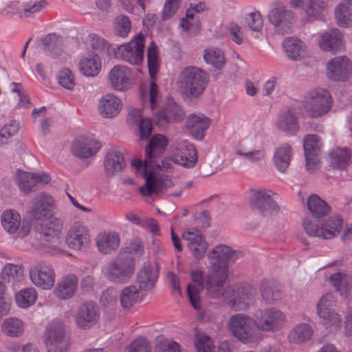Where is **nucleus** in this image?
Returning <instances> with one entry per match:
<instances>
[{"mask_svg":"<svg viewBox=\"0 0 352 352\" xmlns=\"http://www.w3.org/2000/svg\"><path fill=\"white\" fill-rule=\"evenodd\" d=\"M156 349L158 352H181L179 343L162 336L157 338Z\"/></svg>","mask_w":352,"mask_h":352,"instance_id":"nucleus-52","label":"nucleus"},{"mask_svg":"<svg viewBox=\"0 0 352 352\" xmlns=\"http://www.w3.org/2000/svg\"><path fill=\"white\" fill-rule=\"evenodd\" d=\"M333 104V99L329 91L322 88L309 91L305 97L303 109L307 116L318 118L327 114Z\"/></svg>","mask_w":352,"mask_h":352,"instance_id":"nucleus-4","label":"nucleus"},{"mask_svg":"<svg viewBox=\"0 0 352 352\" xmlns=\"http://www.w3.org/2000/svg\"><path fill=\"white\" fill-rule=\"evenodd\" d=\"M120 236L114 232H101L96 239L97 247L100 252L109 254L116 250L120 245Z\"/></svg>","mask_w":352,"mask_h":352,"instance_id":"nucleus-31","label":"nucleus"},{"mask_svg":"<svg viewBox=\"0 0 352 352\" xmlns=\"http://www.w3.org/2000/svg\"><path fill=\"white\" fill-rule=\"evenodd\" d=\"M62 223L58 219L50 221L45 225L44 234L47 236H57L61 230Z\"/></svg>","mask_w":352,"mask_h":352,"instance_id":"nucleus-62","label":"nucleus"},{"mask_svg":"<svg viewBox=\"0 0 352 352\" xmlns=\"http://www.w3.org/2000/svg\"><path fill=\"white\" fill-rule=\"evenodd\" d=\"M352 73V63L346 56H338L327 65V75L333 80H345Z\"/></svg>","mask_w":352,"mask_h":352,"instance_id":"nucleus-15","label":"nucleus"},{"mask_svg":"<svg viewBox=\"0 0 352 352\" xmlns=\"http://www.w3.org/2000/svg\"><path fill=\"white\" fill-rule=\"evenodd\" d=\"M124 352H151V345L146 338L138 337L125 347Z\"/></svg>","mask_w":352,"mask_h":352,"instance_id":"nucleus-50","label":"nucleus"},{"mask_svg":"<svg viewBox=\"0 0 352 352\" xmlns=\"http://www.w3.org/2000/svg\"><path fill=\"white\" fill-rule=\"evenodd\" d=\"M252 192L251 205L259 210L263 214L278 210V206L270 193L265 190H252Z\"/></svg>","mask_w":352,"mask_h":352,"instance_id":"nucleus-24","label":"nucleus"},{"mask_svg":"<svg viewBox=\"0 0 352 352\" xmlns=\"http://www.w3.org/2000/svg\"><path fill=\"white\" fill-rule=\"evenodd\" d=\"M101 69V60L96 54H89L81 58L79 63L80 72L86 76H97Z\"/></svg>","mask_w":352,"mask_h":352,"instance_id":"nucleus-32","label":"nucleus"},{"mask_svg":"<svg viewBox=\"0 0 352 352\" xmlns=\"http://www.w3.org/2000/svg\"><path fill=\"white\" fill-rule=\"evenodd\" d=\"M131 30V22L126 16H118L115 21V30L120 36L126 37Z\"/></svg>","mask_w":352,"mask_h":352,"instance_id":"nucleus-53","label":"nucleus"},{"mask_svg":"<svg viewBox=\"0 0 352 352\" xmlns=\"http://www.w3.org/2000/svg\"><path fill=\"white\" fill-rule=\"evenodd\" d=\"M87 43L91 48L98 52L104 51L106 49H108V43L104 41V39L96 34L89 35Z\"/></svg>","mask_w":352,"mask_h":352,"instance_id":"nucleus-59","label":"nucleus"},{"mask_svg":"<svg viewBox=\"0 0 352 352\" xmlns=\"http://www.w3.org/2000/svg\"><path fill=\"white\" fill-rule=\"evenodd\" d=\"M256 327H257L256 322L245 315L233 316L228 322L230 331L244 342L250 341Z\"/></svg>","mask_w":352,"mask_h":352,"instance_id":"nucleus-10","label":"nucleus"},{"mask_svg":"<svg viewBox=\"0 0 352 352\" xmlns=\"http://www.w3.org/2000/svg\"><path fill=\"white\" fill-rule=\"evenodd\" d=\"M278 125L282 129L289 131H295L298 129L296 118L291 111H288L281 117Z\"/></svg>","mask_w":352,"mask_h":352,"instance_id":"nucleus-54","label":"nucleus"},{"mask_svg":"<svg viewBox=\"0 0 352 352\" xmlns=\"http://www.w3.org/2000/svg\"><path fill=\"white\" fill-rule=\"evenodd\" d=\"M134 271V260L125 252H120L118 257L108 265L107 276L113 283H123L131 278Z\"/></svg>","mask_w":352,"mask_h":352,"instance_id":"nucleus-6","label":"nucleus"},{"mask_svg":"<svg viewBox=\"0 0 352 352\" xmlns=\"http://www.w3.org/2000/svg\"><path fill=\"white\" fill-rule=\"evenodd\" d=\"M330 280L338 291H342V286H344L346 283L347 277L340 273H338L333 274Z\"/></svg>","mask_w":352,"mask_h":352,"instance_id":"nucleus-64","label":"nucleus"},{"mask_svg":"<svg viewBox=\"0 0 352 352\" xmlns=\"http://www.w3.org/2000/svg\"><path fill=\"white\" fill-rule=\"evenodd\" d=\"M180 0H166L162 14L164 20L171 18L179 6Z\"/></svg>","mask_w":352,"mask_h":352,"instance_id":"nucleus-61","label":"nucleus"},{"mask_svg":"<svg viewBox=\"0 0 352 352\" xmlns=\"http://www.w3.org/2000/svg\"><path fill=\"white\" fill-rule=\"evenodd\" d=\"M319 45L323 51L336 52L344 47L343 36L338 30L332 29L322 34Z\"/></svg>","mask_w":352,"mask_h":352,"instance_id":"nucleus-25","label":"nucleus"},{"mask_svg":"<svg viewBox=\"0 0 352 352\" xmlns=\"http://www.w3.org/2000/svg\"><path fill=\"white\" fill-rule=\"evenodd\" d=\"M283 46L288 57L293 60L302 57L305 53V47L297 38H286L283 41Z\"/></svg>","mask_w":352,"mask_h":352,"instance_id":"nucleus-38","label":"nucleus"},{"mask_svg":"<svg viewBox=\"0 0 352 352\" xmlns=\"http://www.w3.org/2000/svg\"><path fill=\"white\" fill-rule=\"evenodd\" d=\"M194 345L196 352H212L214 344L210 336L205 333L197 331L195 333Z\"/></svg>","mask_w":352,"mask_h":352,"instance_id":"nucleus-48","label":"nucleus"},{"mask_svg":"<svg viewBox=\"0 0 352 352\" xmlns=\"http://www.w3.org/2000/svg\"><path fill=\"white\" fill-rule=\"evenodd\" d=\"M210 125V120L204 115H190L186 120V128L196 139L201 140Z\"/></svg>","mask_w":352,"mask_h":352,"instance_id":"nucleus-26","label":"nucleus"},{"mask_svg":"<svg viewBox=\"0 0 352 352\" xmlns=\"http://www.w3.org/2000/svg\"><path fill=\"white\" fill-rule=\"evenodd\" d=\"M109 82L115 90H125L131 85V72L126 66L115 65L109 72Z\"/></svg>","mask_w":352,"mask_h":352,"instance_id":"nucleus-20","label":"nucleus"},{"mask_svg":"<svg viewBox=\"0 0 352 352\" xmlns=\"http://www.w3.org/2000/svg\"><path fill=\"white\" fill-rule=\"evenodd\" d=\"M124 164V158L121 153L110 152L107 155L104 161L105 169L111 173L120 170Z\"/></svg>","mask_w":352,"mask_h":352,"instance_id":"nucleus-49","label":"nucleus"},{"mask_svg":"<svg viewBox=\"0 0 352 352\" xmlns=\"http://www.w3.org/2000/svg\"><path fill=\"white\" fill-rule=\"evenodd\" d=\"M44 338L48 352H66L67 351L69 342L60 322H52L50 323L46 329Z\"/></svg>","mask_w":352,"mask_h":352,"instance_id":"nucleus-8","label":"nucleus"},{"mask_svg":"<svg viewBox=\"0 0 352 352\" xmlns=\"http://www.w3.org/2000/svg\"><path fill=\"white\" fill-rule=\"evenodd\" d=\"M232 40L236 44H241L243 41V34L241 27L235 23H231L228 27Z\"/></svg>","mask_w":352,"mask_h":352,"instance_id":"nucleus-63","label":"nucleus"},{"mask_svg":"<svg viewBox=\"0 0 352 352\" xmlns=\"http://www.w3.org/2000/svg\"><path fill=\"white\" fill-rule=\"evenodd\" d=\"M100 148V142L93 135H81L74 140L72 151L80 158H88L96 155Z\"/></svg>","mask_w":352,"mask_h":352,"instance_id":"nucleus-12","label":"nucleus"},{"mask_svg":"<svg viewBox=\"0 0 352 352\" xmlns=\"http://www.w3.org/2000/svg\"><path fill=\"white\" fill-rule=\"evenodd\" d=\"M233 251L227 245L216 246L210 252L209 257L212 265V272L207 278V289L208 293L214 298L226 296L228 303L235 306L243 302L250 295L253 294V289L250 287L239 288L232 291L230 296L228 289L223 292V285L228 279V262L233 256Z\"/></svg>","mask_w":352,"mask_h":352,"instance_id":"nucleus-1","label":"nucleus"},{"mask_svg":"<svg viewBox=\"0 0 352 352\" xmlns=\"http://www.w3.org/2000/svg\"><path fill=\"white\" fill-rule=\"evenodd\" d=\"M331 295L326 294L322 296L318 304V314L320 318L326 321V324L340 327V320L336 313L331 312L329 308L331 305Z\"/></svg>","mask_w":352,"mask_h":352,"instance_id":"nucleus-30","label":"nucleus"},{"mask_svg":"<svg viewBox=\"0 0 352 352\" xmlns=\"http://www.w3.org/2000/svg\"><path fill=\"white\" fill-rule=\"evenodd\" d=\"M307 208L315 218H322L331 212V207L328 204L316 195H310L307 201Z\"/></svg>","mask_w":352,"mask_h":352,"instance_id":"nucleus-34","label":"nucleus"},{"mask_svg":"<svg viewBox=\"0 0 352 352\" xmlns=\"http://www.w3.org/2000/svg\"><path fill=\"white\" fill-rule=\"evenodd\" d=\"M204 58L205 61L213 67L220 69L226 63L223 52L217 48H209L204 51Z\"/></svg>","mask_w":352,"mask_h":352,"instance_id":"nucleus-45","label":"nucleus"},{"mask_svg":"<svg viewBox=\"0 0 352 352\" xmlns=\"http://www.w3.org/2000/svg\"><path fill=\"white\" fill-rule=\"evenodd\" d=\"M50 180V175L45 173L36 175L23 170H18L16 173L17 184L25 193L33 191L37 184H47Z\"/></svg>","mask_w":352,"mask_h":352,"instance_id":"nucleus-19","label":"nucleus"},{"mask_svg":"<svg viewBox=\"0 0 352 352\" xmlns=\"http://www.w3.org/2000/svg\"><path fill=\"white\" fill-rule=\"evenodd\" d=\"M172 160L179 165L186 167L193 166L197 160V153L195 146L192 144L180 148L173 155Z\"/></svg>","mask_w":352,"mask_h":352,"instance_id":"nucleus-33","label":"nucleus"},{"mask_svg":"<svg viewBox=\"0 0 352 352\" xmlns=\"http://www.w3.org/2000/svg\"><path fill=\"white\" fill-rule=\"evenodd\" d=\"M58 82L65 89H73L75 85V79L72 71L67 68L61 69L58 76Z\"/></svg>","mask_w":352,"mask_h":352,"instance_id":"nucleus-55","label":"nucleus"},{"mask_svg":"<svg viewBox=\"0 0 352 352\" xmlns=\"http://www.w3.org/2000/svg\"><path fill=\"white\" fill-rule=\"evenodd\" d=\"M246 23L251 30L256 32L261 30L263 26L262 16L258 12L250 13L246 18Z\"/></svg>","mask_w":352,"mask_h":352,"instance_id":"nucleus-58","label":"nucleus"},{"mask_svg":"<svg viewBox=\"0 0 352 352\" xmlns=\"http://www.w3.org/2000/svg\"><path fill=\"white\" fill-rule=\"evenodd\" d=\"M45 6V2L43 1H35L33 3L28 4L19 11V14L21 17H28L31 14L40 11Z\"/></svg>","mask_w":352,"mask_h":352,"instance_id":"nucleus-60","label":"nucleus"},{"mask_svg":"<svg viewBox=\"0 0 352 352\" xmlns=\"http://www.w3.org/2000/svg\"><path fill=\"white\" fill-rule=\"evenodd\" d=\"M122 108L121 100L113 94H107L99 102V111L105 118H112L117 116Z\"/></svg>","mask_w":352,"mask_h":352,"instance_id":"nucleus-28","label":"nucleus"},{"mask_svg":"<svg viewBox=\"0 0 352 352\" xmlns=\"http://www.w3.org/2000/svg\"><path fill=\"white\" fill-rule=\"evenodd\" d=\"M78 278L74 274L63 276L58 282L54 294L60 299H69L73 297L78 286Z\"/></svg>","mask_w":352,"mask_h":352,"instance_id":"nucleus-23","label":"nucleus"},{"mask_svg":"<svg viewBox=\"0 0 352 352\" xmlns=\"http://www.w3.org/2000/svg\"><path fill=\"white\" fill-rule=\"evenodd\" d=\"M65 241L72 249L80 250L86 248L90 243L89 230L82 223L76 222L69 228Z\"/></svg>","mask_w":352,"mask_h":352,"instance_id":"nucleus-16","label":"nucleus"},{"mask_svg":"<svg viewBox=\"0 0 352 352\" xmlns=\"http://www.w3.org/2000/svg\"><path fill=\"white\" fill-rule=\"evenodd\" d=\"M318 136L316 135H307L304 138V150L305 155L309 153H317L320 148Z\"/></svg>","mask_w":352,"mask_h":352,"instance_id":"nucleus-56","label":"nucleus"},{"mask_svg":"<svg viewBox=\"0 0 352 352\" xmlns=\"http://www.w3.org/2000/svg\"><path fill=\"white\" fill-rule=\"evenodd\" d=\"M292 155V146L288 144L280 146L274 154V162L277 168L284 172L289 166Z\"/></svg>","mask_w":352,"mask_h":352,"instance_id":"nucleus-41","label":"nucleus"},{"mask_svg":"<svg viewBox=\"0 0 352 352\" xmlns=\"http://www.w3.org/2000/svg\"><path fill=\"white\" fill-rule=\"evenodd\" d=\"M144 42V35L138 34L131 42L119 46L115 52L116 56L131 64L138 65L143 60Z\"/></svg>","mask_w":352,"mask_h":352,"instance_id":"nucleus-9","label":"nucleus"},{"mask_svg":"<svg viewBox=\"0 0 352 352\" xmlns=\"http://www.w3.org/2000/svg\"><path fill=\"white\" fill-rule=\"evenodd\" d=\"M168 144L169 140L165 135L155 134L151 138L149 144L145 149L146 158L144 161L135 159L131 162V166L136 173L140 176H145L148 164L159 166L161 157L165 153Z\"/></svg>","mask_w":352,"mask_h":352,"instance_id":"nucleus-3","label":"nucleus"},{"mask_svg":"<svg viewBox=\"0 0 352 352\" xmlns=\"http://www.w3.org/2000/svg\"><path fill=\"white\" fill-rule=\"evenodd\" d=\"M183 239L188 242L187 246L193 256L197 259L202 258L208 248L201 230L196 228H189L182 234Z\"/></svg>","mask_w":352,"mask_h":352,"instance_id":"nucleus-14","label":"nucleus"},{"mask_svg":"<svg viewBox=\"0 0 352 352\" xmlns=\"http://www.w3.org/2000/svg\"><path fill=\"white\" fill-rule=\"evenodd\" d=\"M331 166L338 169H344L349 164L351 152L347 148H336L329 154Z\"/></svg>","mask_w":352,"mask_h":352,"instance_id":"nucleus-37","label":"nucleus"},{"mask_svg":"<svg viewBox=\"0 0 352 352\" xmlns=\"http://www.w3.org/2000/svg\"><path fill=\"white\" fill-rule=\"evenodd\" d=\"M342 225L343 220L338 215L329 217L320 225L311 220H306L303 224L305 230L309 235L325 239L338 235L342 228Z\"/></svg>","mask_w":352,"mask_h":352,"instance_id":"nucleus-7","label":"nucleus"},{"mask_svg":"<svg viewBox=\"0 0 352 352\" xmlns=\"http://www.w3.org/2000/svg\"><path fill=\"white\" fill-rule=\"evenodd\" d=\"M192 283L188 286V296L191 305L195 309L200 308L199 293L203 289V273L196 270L191 273Z\"/></svg>","mask_w":352,"mask_h":352,"instance_id":"nucleus-27","label":"nucleus"},{"mask_svg":"<svg viewBox=\"0 0 352 352\" xmlns=\"http://www.w3.org/2000/svg\"><path fill=\"white\" fill-rule=\"evenodd\" d=\"M1 329L6 335L10 337H18L24 331V323L19 318H9L3 321Z\"/></svg>","mask_w":352,"mask_h":352,"instance_id":"nucleus-42","label":"nucleus"},{"mask_svg":"<svg viewBox=\"0 0 352 352\" xmlns=\"http://www.w3.org/2000/svg\"><path fill=\"white\" fill-rule=\"evenodd\" d=\"M129 116L132 117L135 121L138 118H140L139 126L140 138L147 139L153 131L152 121L148 118H141V111L138 109H133L130 111Z\"/></svg>","mask_w":352,"mask_h":352,"instance_id":"nucleus-46","label":"nucleus"},{"mask_svg":"<svg viewBox=\"0 0 352 352\" xmlns=\"http://www.w3.org/2000/svg\"><path fill=\"white\" fill-rule=\"evenodd\" d=\"M285 321L283 312L275 309L265 310L257 318V328L264 331L276 330Z\"/></svg>","mask_w":352,"mask_h":352,"instance_id":"nucleus-21","label":"nucleus"},{"mask_svg":"<svg viewBox=\"0 0 352 352\" xmlns=\"http://www.w3.org/2000/svg\"><path fill=\"white\" fill-rule=\"evenodd\" d=\"M142 298L140 289H138L133 285L124 287L120 296L121 306L124 309H131L136 303L140 302Z\"/></svg>","mask_w":352,"mask_h":352,"instance_id":"nucleus-35","label":"nucleus"},{"mask_svg":"<svg viewBox=\"0 0 352 352\" xmlns=\"http://www.w3.org/2000/svg\"><path fill=\"white\" fill-rule=\"evenodd\" d=\"M54 204V201L52 196L41 193L30 202L28 212L35 219H43L50 214Z\"/></svg>","mask_w":352,"mask_h":352,"instance_id":"nucleus-17","label":"nucleus"},{"mask_svg":"<svg viewBox=\"0 0 352 352\" xmlns=\"http://www.w3.org/2000/svg\"><path fill=\"white\" fill-rule=\"evenodd\" d=\"M157 278L155 270L150 266H144L138 274L137 282L140 290H149L153 289Z\"/></svg>","mask_w":352,"mask_h":352,"instance_id":"nucleus-36","label":"nucleus"},{"mask_svg":"<svg viewBox=\"0 0 352 352\" xmlns=\"http://www.w3.org/2000/svg\"><path fill=\"white\" fill-rule=\"evenodd\" d=\"M146 184L140 188V192L143 196L150 197L166 191L173 186V182L168 178L157 177L153 173L145 176Z\"/></svg>","mask_w":352,"mask_h":352,"instance_id":"nucleus-18","label":"nucleus"},{"mask_svg":"<svg viewBox=\"0 0 352 352\" xmlns=\"http://www.w3.org/2000/svg\"><path fill=\"white\" fill-rule=\"evenodd\" d=\"M99 310L94 302H87L81 305L75 316L77 327L82 329H87L94 326L99 320Z\"/></svg>","mask_w":352,"mask_h":352,"instance_id":"nucleus-13","label":"nucleus"},{"mask_svg":"<svg viewBox=\"0 0 352 352\" xmlns=\"http://www.w3.org/2000/svg\"><path fill=\"white\" fill-rule=\"evenodd\" d=\"M313 334L312 329L307 324L296 326L289 334L291 342L301 343L309 340Z\"/></svg>","mask_w":352,"mask_h":352,"instance_id":"nucleus-44","label":"nucleus"},{"mask_svg":"<svg viewBox=\"0 0 352 352\" xmlns=\"http://www.w3.org/2000/svg\"><path fill=\"white\" fill-rule=\"evenodd\" d=\"M1 275L8 281L19 280L23 276V269L19 265L8 264L3 267Z\"/></svg>","mask_w":352,"mask_h":352,"instance_id":"nucleus-51","label":"nucleus"},{"mask_svg":"<svg viewBox=\"0 0 352 352\" xmlns=\"http://www.w3.org/2000/svg\"><path fill=\"white\" fill-rule=\"evenodd\" d=\"M352 12L351 0L343 1L335 11L336 19L340 26L348 25L350 23V17Z\"/></svg>","mask_w":352,"mask_h":352,"instance_id":"nucleus-43","label":"nucleus"},{"mask_svg":"<svg viewBox=\"0 0 352 352\" xmlns=\"http://www.w3.org/2000/svg\"><path fill=\"white\" fill-rule=\"evenodd\" d=\"M1 224L3 228L8 232L14 234L20 227L21 216L14 210H6L1 217Z\"/></svg>","mask_w":352,"mask_h":352,"instance_id":"nucleus-39","label":"nucleus"},{"mask_svg":"<svg viewBox=\"0 0 352 352\" xmlns=\"http://www.w3.org/2000/svg\"><path fill=\"white\" fill-rule=\"evenodd\" d=\"M208 82V74L204 70L189 66L180 72L177 85L183 95L189 98H197L204 93Z\"/></svg>","mask_w":352,"mask_h":352,"instance_id":"nucleus-2","label":"nucleus"},{"mask_svg":"<svg viewBox=\"0 0 352 352\" xmlns=\"http://www.w3.org/2000/svg\"><path fill=\"white\" fill-rule=\"evenodd\" d=\"M184 118L182 109L177 104H173L168 106L164 111L157 114V124L164 126L169 122H178Z\"/></svg>","mask_w":352,"mask_h":352,"instance_id":"nucleus-29","label":"nucleus"},{"mask_svg":"<svg viewBox=\"0 0 352 352\" xmlns=\"http://www.w3.org/2000/svg\"><path fill=\"white\" fill-rule=\"evenodd\" d=\"M269 20L272 24L278 28V30L287 32L294 23L295 19L292 11L286 10L285 7L277 5L269 13Z\"/></svg>","mask_w":352,"mask_h":352,"instance_id":"nucleus-22","label":"nucleus"},{"mask_svg":"<svg viewBox=\"0 0 352 352\" xmlns=\"http://www.w3.org/2000/svg\"><path fill=\"white\" fill-rule=\"evenodd\" d=\"M18 131V125L14 122L6 124L0 131V145L8 144L9 138Z\"/></svg>","mask_w":352,"mask_h":352,"instance_id":"nucleus-57","label":"nucleus"},{"mask_svg":"<svg viewBox=\"0 0 352 352\" xmlns=\"http://www.w3.org/2000/svg\"><path fill=\"white\" fill-rule=\"evenodd\" d=\"M290 4L292 8L305 6L306 12L310 16H318L326 8L322 0H291Z\"/></svg>","mask_w":352,"mask_h":352,"instance_id":"nucleus-40","label":"nucleus"},{"mask_svg":"<svg viewBox=\"0 0 352 352\" xmlns=\"http://www.w3.org/2000/svg\"><path fill=\"white\" fill-rule=\"evenodd\" d=\"M16 302L21 307H28L33 305L37 298V292L35 289L26 288L20 290L16 294Z\"/></svg>","mask_w":352,"mask_h":352,"instance_id":"nucleus-47","label":"nucleus"},{"mask_svg":"<svg viewBox=\"0 0 352 352\" xmlns=\"http://www.w3.org/2000/svg\"><path fill=\"white\" fill-rule=\"evenodd\" d=\"M147 59L151 81L148 92H146L142 89V98L144 102L148 100L151 109L154 110L160 98L159 89L156 85V77L160 69V60L157 47L154 43H151L148 47Z\"/></svg>","mask_w":352,"mask_h":352,"instance_id":"nucleus-5","label":"nucleus"},{"mask_svg":"<svg viewBox=\"0 0 352 352\" xmlns=\"http://www.w3.org/2000/svg\"><path fill=\"white\" fill-rule=\"evenodd\" d=\"M30 278L36 287L43 289H50L54 285L56 273L51 265L46 263H38L30 269Z\"/></svg>","mask_w":352,"mask_h":352,"instance_id":"nucleus-11","label":"nucleus"}]
</instances>
